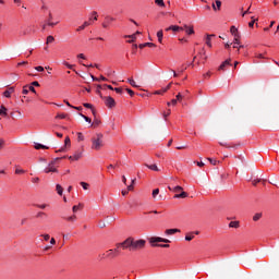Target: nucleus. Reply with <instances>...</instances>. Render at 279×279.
Here are the masks:
<instances>
[{
	"label": "nucleus",
	"mask_w": 279,
	"mask_h": 279,
	"mask_svg": "<svg viewBox=\"0 0 279 279\" xmlns=\"http://www.w3.org/2000/svg\"><path fill=\"white\" fill-rule=\"evenodd\" d=\"M104 147V134L97 133L93 138H92V149H95L96 151H99Z\"/></svg>",
	"instance_id": "obj_1"
},
{
	"label": "nucleus",
	"mask_w": 279,
	"mask_h": 279,
	"mask_svg": "<svg viewBox=\"0 0 279 279\" xmlns=\"http://www.w3.org/2000/svg\"><path fill=\"white\" fill-rule=\"evenodd\" d=\"M150 243L154 247H169V244H154V243H171V240L159 238V236H153L150 238Z\"/></svg>",
	"instance_id": "obj_2"
},
{
	"label": "nucleus",
	"mask_w": 279,
	"mask_h": 279,
	"mask_svg": "<svg viewBox=\"0 0 279 279\" xmlns=\"http://www.w3.org/2000/svg\"><path fill=\"white\" fill-rule=\"evenodd\" d=\"M58 160H62V158L58 157L53 161H51L48 167L45 169V173H57L58 169H56L54 165Z\"/></svg>",
	"instance_id": "obj_3"
},
{
	"label": "nucleus",
	"mask_w": 279,
	"mask_h": 279,
	"mask_svg": "<svg viewBox=\"0 0 279 279\" xmlns=\"http://www.w3.org/2000/svg\"><path fill=\"white\" fill-rule=\"evenodd\" d=\"M102 100H105V106H107V108H114V106H117V101H114V98H112L111 96H100Z\"/></svg>",
	"instance_id": "obj_4"
},
{
	"label": "nucleus",
	"mask_w": 279,
	"mask_h": 279,
	"mask_svg": "<svg viewBox=\"0 0 279 279\" xmlns=\"http://www.w3.org/2000/svg\"><path fill=\"white\" fill-rule=\"evenodd\" d=\"M132 245H133V238H129L124 242L116 244V247H123L124 250H129V248L132 250Z\"/></svg>",
	"instance_id": "obj_5"
},
{
	"label": "nucleus",
	"mask_w": 279,
	"mask_h": 279,
	"mask_svg": "<svg viewBox=\"0 0 279 279\" xmlns=\"http://www.w3.org/2000/svg\"><path fill=\"white\" fill-rule=\"evenodd\" d=\"M145 240H134L133 238V244H132V250H143L145 247Z\"/></svg>",
	"instance_id": "obj_6"
},
{
	"label": "nucleus",
	"mask_w": 279,
	"mask_h": 279,
	"mask_svg": "<svg viewBox=\"0 0 279 279\" xmlns=\"http://www.w3.org/2000/svg\"><path fill=\"white\" fill-rule=\"evenodd\" d=\"M227 66H232V59H227L225 62H222L218 68V71H226Z\"/></svg>",
	"instance_id": "obj_7"
},
{
	"label": "nucleus",
	"mask_w": 279,
	"mask_h": 279,
	"mask_svg": "<svg viewBox=\"0 0 279 279\" xmlns=\"http://www.w3.org/2000/svg\"><path fill=\"white\" fill-rule=\"evenodd\" d=\"M166 32H184V27L178 25H171L166 28Z\"/></svg>",
	"instance_id": "obj_8"
},
{
	"label": "nucleus",
	"mask_w": 279,
	"mask_h": 279,
	"mask_svg": "<svg viewBox=\"0 0 279 279\" xmlns=\"http://www.w3.org/2000/svg\"><path fill=\"white\" fill-rule=\"evenodd\" d=\"M230 33L232 34L233 38H241V34L239 33V28H236V26H231Z\"/></svg>",
	"instance_id": "obj_9"
},
{
	"label": "nucleus",
	"mask_w": 279,
	"mask_h": 279,
	"mask_svg": "<svg viewBox=\"0 0 279 279\" xmlns=\"http://www.w3.org/2000/svg\"><path fill=\"white\" fill-rule=\"evenodd\" d=\"M112 21H114V17L112 16H106L105 17V22L102 23V27L105 29H108V25L112 23Z\"/></svg>",
	"instance_id": "obj_10"
},
{
	"label": "nucleus",
	"mask_w": 279,
	"mask_h": 279,
	"mask_svg": "<svg viewBox=\"0 0 279 279\" xmlns=\"http://www.w3.org/2000/svg\"><path fill=\"white\" fill-rule=\"evenodd\" d=\"M211 8H213L214 12H219V10H221V1L220 0H216L211 4Z\"/></svg>",
	"instance_id": "obj_11"
},
{
	"label": "nucleus",
	"mask_w": 279,
	"mask_h": 279,
	"mask_svg": "<svg viewBox=\"0 0 279 279\" xmlns=\"http://www.w3.org/2000/svg\"><path fill=\"white\" fill-rule=\"evenodd\" d=\"M183 29H185V33L187 34V36H193V34H195V29L193 28V26H189V25H184Z\"/></svg>",
	"instance_id": "obj_12"
},
{
	"label": "nucleus",
	"mask_w": 279,
	"mask_h": 279,
	"mask_svg": "<svg viewBox=\"0 0 279 279\" xmlns=\"http://www.w3.org/2000/svg\"><path fill=\"white\" fill-rule=\"evenodd\" d=\"M213 38H215V35H207L205 40L207 47H213V43H211Z\"/></svg>",
	"instance_id": "obj_13"
},
{
	"label": "nucleus",
	"mask_w": 279,
	"mask_h": 279,
	"mask_svg": "<svg viewBox=\"0 0 279 279\" xmlns=\"http://www.w3.org/2000/svg\"><path fill=\"white\" fill-rule=\"evenodd\" d=\"M185 197H189V194L186 192H183V191L180 194L174 195L175 199H180V198L184 199Z\"/></svg>",
	"instance_id": "obj_14"
},
{
	"label": "nucleus",
	"mask_w": 279,
	"mask_h": 279,
	"mask_svg": "<svg viewBox=\"0 0 279 279\" xmlns=\"http://www.w3.org/2000/svg\"><path fill=\"white\" fill-rule=\"evenodd\" d=\"M145 167H147V169H150V171H160V169L158 168V166L156 163H154V165L145 163Z\"/></svg>",
	"instance_id": "obj_15"
},
{
	"label": "nucleus",
	"mask_w": 279,
	"mask_h": 279,
	"mask_svg": "<svg viewBox=\"0 0 279 279\" xmlns=\"http://www.w3.org/2000/svg\"><path fill=\"white\" fill-rule=\"evenodd\" d=\"M12 93H14V87H10L9 89H7L4 93H3V96L7 97V98H10Z\"/></svg>",
	"instance_id": "obj_16"
},
{
	"label": "nucleus",
	"mask_w": 279,
	"mask_h": 279,
	"mask_svg": "<svg viewBox=\"0 0 279 279\" xmlns=\"http://www.w3.org/2000/svg\"><path fill=\"white\" fill-rule=\"evenodd\" d=\"M0 117H8V108H5V106H1Z\"/></svg>",
	"instance_id": "obj_17"
},
{
	"label": "nucleus",
	"mask_w": 279,
	"mask_h": 279,
	"mask_svg": "<svg viewBox=\"0 0 279 279\" xmlns=\"http://www.w3.org/2000/svg\"><path fill=\"white\" fill-rule=\"evenodd\" d=\"M82 158V153H75L74 156H70L69 160H80Z\"/></svg>",
	"instance_id": "obj_18"
},
{
	"label": "nucleus",
	"mask_w": 279,
	"mask_h": 279,
	"mask_svg": "<svg viewBox=\"0 0 279 279\" xmlns=\"http://www.w3.org/2000/svg\"><path fill=\"white\" fill-rule=\"evenodd\" d=\"M140 49H145V47H156V44L154 43H145V44H141Z\"/></svg>",
	"instance_id": "obj_19"
},
{
	"label": "nucleus",
	"mask_w": 279,
	"mask_h": 279,
	"mask_svg": "<svg viewBox=\"0 0 279 279\" xmlns=\"http://www.w3.org/2000/svg\"><path fill=\"white\" fill-rule=\"evenodd\" d=\"M99 125H101V121L95 118L93 123L90 124V128H99Z\"/></svg>",
	"instance_id": "obj_20"
},
{
	"label": "nucleus",
	"mask_w": 279,
	"mask_h": 279,
	"mask_svg": "<svg viewBox=\"0 0 279 279\" xmlns=\"http://www.w3.org/2000/svg\"><path fill=\"white\" fill-rule=\"evenodd\" d=\"M88 25H90V22H84L83 25L78 26L76 31L82 32L83 29H86Z\"/></svg>",
	"instance_id": "obj_21"
},
{
	"label": "nucleus",
	"mask_w": 279,
	"mask_h": 279,
	"mask_svg": "<svg viewBox=\"0 0 279 279\" xmlns=\"http://www.w3.org/2000/svg\"><path fill=\"white\" fill-rule=\"evenodd\" d=\"M177 232H180V229H168V230H166V234H168V235L177 234Z\"/></svg>",
	"instance_id": "obj_22"
},
{
	"label": "nucleus",
	"mask_w": 279,
	"mask_h": 279,
	"mask_svg": "<svg viewBox=\"0 0 279 279\" xmlns=\"http://www.w3.org/2000/svg\"><path fill=\"white\" fill-rule=\"evenodd\" d=\"M233 49H236V45H241V37H233Z\"/></svg>",
	"instance_id": "obj_23"
},
{
	"label": "nucleus",
	"mask_w": 279,
	"mask_h": 279,
	"mask_svg": "<svg viewBox=\"0 0 279 279\" xmlns=\"http://www.w3.org/2000/svg\"><path fill=\"white\" fill-rule=\"evenodd\" d=\"M35 149H49V147L39 143H35Z\"/></svg>",
	"instance_id": "obj_24"
},
{
	"label": "nucleus",
	"mask_w": 279,
	"mask_h": 279,
	"mask_svg": "<svg viewBox=\"0 0 279 279\" xmlns=\"http://www.w3.org/2000/svg\"><path fill=\"white\" fill-rule=\"evenodd\" d=\"M156 5H158L159 8H165V0H155Z\"/></svg>",
	"instance_id": "obj_25"
},
{
	"label": "nucleus",
	"mask_w": 279,
	"mask_h": 279,
	"mask_svg": "<svg viewBox=\"0 0 279 279\" xmlns=\"http://www.w3.org/2000/svg\"><path fill=\"white\" fill-rule=\"evenodd\" d=\"M125 38H131V40H129L128 43L132 44V43H134V40H136V34L128 35V36H125Z\"/></svg>",
	"instance_id": "obj_26"
},
{
	"label": "nucleus",
	"mask_w": 279,
	"mask_h": 279,
	"mask_svg": "<svg viewBox=\"0 0 279 279\" xmlns=\"http://www.w3.org/2000/svg\"><path fill=\"white\" fill-rule=\"evenodd\" d=\"M162 36H163L162 31H158L157 32L158 43H162Z\"/></svg>",
	"instance_id": "obj_27"
},
{
	"label": "nucleus",
	"mask_w": 279,
	"mask_h": 279,
	"mask_svg": "<svg viewBox=\"0 0 279 279\" xmlns=\"http://www.w3.org/2000/svg\"><path fill=\"white\" fill-rule=\"evenodd\" d=\"M57 193H58V195H62V193H63V189H62V185H60V184H57Z\"/></svg>",
	"instance_id": "obj_28"
},
{
	"label": "nucleus",
	"mask_w": 279,
	"mask_h": 279,
	"mask_svg": "<svg viewBox=\"0 0 279 279\" xmlns=\"http://www.w3.org/2000/svg\"><path fill=\"white\" fill-rule=\"evenodd\" d=\"M53 40H56V38H53V36L49 35L46 39V45L53 43Z\"/></svg>",
	"instance_id": "obj_29"
},
{
	"label": "nucleus",
	"mask_w": 279,
	"mask_h": 279,
	"mask_svg": "<svg viewBox=\"0 0 279 279\" xmlns=\"http://www.w3.org/2000/svg\"><path fill=\"white\" fill-rule=\"evenodd\" d=\"M229 228H239V221H231Z\"/></svg>",
	"instance_id": "obj_30"
},
{
	"label": "nucleus",
	"mask_w": 279,
	"mask_h": 279,
	"mask_svg": "<svg viewBox=\"0 0 279 279\" xmlns=\"http://www.w3.org/2000/svg\"><path fill=\"white\" fill-rule=\"evenodd\" d=\"M195 239V235H193V232L185 235V241H193Z\"/></svg>",
	"instance_id": "obj_31"
},
{
	"label": "nucleus",
	"mask_w": 279,
	"mask_h": 279,
	"mask_svg": "<svg viewBox=\"0 0 279 279\" xmlns=\"http://www.w3.org/2000/svg\"><path fill=\"white\" fill-rule=\"evenodd\" d=\"M129 84H131L133 86V88H138V85H136V81L129 78Z\"/></svg>",
	"instance_id": "obj_32"
},
{
	"label": "nucleus",
	"mask_w": 279,
	"mask_h": 279,
	"mask_svg": "<svg viewBox=\"0 0 279 279\" xmlns=\"http://www.w3.org/2000/svg\"><path fill=\"white\" fill-rule=\"evenodd\" d=\"M21 36H27L29 34V28H24L21 31Z\"/></svg>",
	"instance_id": "obj_33"
},
{
	"label": "nucleus",
	"mask_w": 279,
	"mask_h": 279,
	"mask_svg": "<svg viewBox=\"0 0 279 279\" xmlns=\"http://www.w3.org/2000/svg\"><path fill=\"white\" fill-rule=\"evenodd\" d=\"M207 160L210 162V165H214V166L219 165V161H217V159L207 158Z\"/></svg>",
	"instance_id": "obj_34"
},
{
	"label": "nucleus",
	"mask_w": 279,
	"mask_h": 279,
	"mask_svg": "<svg viewBox=\"0 0 279 279\" xmlns=\"http://www.w3.org/2000/svg\"><path fill=\"white\" fill-rule=\"evenodd\" d=\"M172 191H173L174 193H180L181 191H183V189H182V186L177 185V186H174V187L172 189Z\"/></svg>",
	"instance_id": "obj_35"
},
{
	"label": "nucleus",
	"mask_w": 279,
	"mask_h": 279,
	"mask_svg": "<svg viewBox=\"0 0 279 279\" xmlns=\"http://www.w3.org/2000/svg\"><path fill=\"white\" fill-rule=\"evenodd\" d=\"M64 145H65V147H71V138L70 137H65Z\"/></svg>",
	"instance_id": "obj_36"
},
{
	"label": "nucleus",
	"mask_w": 279,
	"mask_h": 279,
	"mask_svg": "<svg viewBox=\"0 0 279 279\" xmlns=\"http://www.w3.org/2000/svg\"><path fill=\"white\" fill-rule=\"evenodd\" d=\"M263 217V214H255L253 217V221H258Z\"/></svg>",
	"instance_id": "obj_37"
},
{
	"label": "nucleus",
	"mask_w": 279,
	"mask_h": 279,
	"mask_svg": "<svg viewBox=\"0 0 279 279\" xmlns=\"http://www.w3.org/2000/svg\"><path fill=\"white\" fill-rule=\"evenodd\" d=\"M80 117H82L87 123H92L93 121L90 120V118L84 116L83 113H80Z\"/></svg>",
	"instance_id": "obj_38"
},
{
	"label": "nucleus",
	"mask_w": 279,
	"mask_h": 279,
	"mask_svg": "<svg viewBox=\"0 0 279 279\" xmlns=\"http://www.w3.org/2000/svg\"><path fill=\"white\" fill-rule=\"evenodd\" d=\"M159 193H160V190H159V189H155V190L153 191V197H154V199H156V196H157Z\"/></svg>",
	"instance_id": "obj_39"
},
{
	"label": "nucleus",
	"mask_w": 279,
	"mask_h": 279,
	"mask_svg": "<svg viewBox=\"0 0 279 279\" xmlns=\"http://www.w3.org/2000/svg\"><path fill=\"white\" fill-rule=\"evenodd\" d=\"M56 119H66V114L65 113H58Z\"/></svg>",
	"instance_id": "obj_40"
},
{
	"label": "nucleus",
	"mask_w": 279,
	"mask_h": 279,
	"mask_svg": "<svg viewBox=\"0 0 279 279\" xmlns=\"http://www.w3.org/2000/svg\"><path fill=\"white\" fill-rule=\"evenodd\" d=\"M81 186H83L84 191H88V183L86 182H81Z\"/></svg>",
	"instance_id": "obj_41"
},
{
	"label": "nucleus",
	"mask_w": 279,
	"mask_h": 279,
	"mask_svg": "<svg viewBox=\"0 0 279 279\" xmlns=\"http://www.w3.org/2000/svg\"><path fill=\"white\" fill-rule=\"evenodd\" d=\"M77 219V216L73 215L66 218V221H75Z\"/></svg>",
	"instance_id": "obj_42"
},
{
	"label": "nucleus",
	"mask_w": 279,
	"mask_h": 279,
	"mask_svg": "<svg viewBox=\"0 0 279 279\" xmlns=\"http://www.w3.org/2000/svg\"><path fill=\"white\" fill-rule=\"evenodd\" d=\"M80 206H82V204H80V205H74V206L72 207L73 213H77V210H80Z\"/></svg>",
	"instance_id": "obj_43"
},
{
	"label": "nucleus",
	"mask_w": 279,
	"mask_h": 279,
	"mask_svg": "<svg viewBox=\"0 0 279 279\" xmlns=\"http://www.w3.org/2000/svg\"><path fill=\"white\" fill-rule=\"evenodd\" d=\"M35 71L43 73V71H45V68H43L41 65H38V66H35Z\"/></svg>",
	"instance_id": "obj_44"
},
{
	"label": "nucleus",
	"mask_w": 279,
	"mask_h": 279,
	"mask_svg": "<svg viewBox=\"0 0 279 279\" xmlns=\"http://www.w3.org/2000/svg\"><path fill=\"white\" fill-rule=\"evenodd\" d=\"M256 19L252 17V21L248 23V27H254V23H256Z\"/></svg>",
	"instance_id": "obj_45"
},
{
	"label": "nucleus",
	"mask_w": 279,
	"mask_h": 279,
	"mask_svg": "<svg viewBox=\"0 0 279 279\" xmlns=\"http://www.w3.org/2000/svg\"><path fill=\"white\" fill-rule=\"evenodd\" d=\"M113 90L118 93V95H121V93H123V89L121 87H116L113 88Z\"/></svg>",
	"instance_id": "obj_46"
},
{
	"label": "nucleus",
	"mask_w": 279,
	"mask_h": 279,
	"mask_svg": "<svg viewBox=\"0 0 279 279\" xmlns=\"http://www.w3.org/2000/svg\"><path fill=\"white\" fill-rule=\"evenodd\" d=\"M22 93H23V95H28L29 89H27V86H24V87H23Z\"/></svg>",
	"instance_id": "obj_47"
},
{
	"label": "nucleus",
	"mask_w": 279,
	"mask_h": 279,
	"mask_svg": "<svg viewBox=\"0 0 279 279\" xmlns=\"http://www.w3.org/2000/svg\"><path fill=\"white\" fill-rule=\"evenodd\" d=\"M77 141H84V134L77 133Z\"/></svg>",
	"instance_id": "obj_48"
},
{
	"label": "nucleus",
	"mask_w": 279,
	"mask_h": 279,
	"mask_svg": "<svg viewBox=\"0 0 279 279\" xmlns=\"http://www.w3.org/2000/svg\"><path fill=\"white\" fill-rule=\"evenodd\" d=\"M83 106H84V108L93 109V105L92 104L85 102V104H83Z\"/></svg>",
	"instance_id": "obj_49"
},
{
	"label": "nucleus",
	"mask_w": 279,
	"mask_h": 279,
	"mask_svg": "<svg viewBox=\"0 0 279 279\" xmlns=\"http://www.w3.org/2000/svg\"><path fill=\"white\" fill-rule=\"evenodd\" d=\"M171 114V109H168V112H163V118L167 119Z\"/></svg>",
	"instance_id": "obj_50"
},
{
	"label": "nucleus",
	"mask_w": 279,
	"mask_h": 279,
	"mask_svg": "<svg viewBox=\"0 0 279 279\" xmlns=\"http://www.w3.org/2000/svg\"><path fill=\"white\" fill-rule=\"evenodd\" d=\"M107 253H108V257H110V256H114V251L113 250H109V251H107Z\"/></svg>",
	"instance_id": "obj_51"
},
{
	"label": "nucleus",
	"mask_w": 279,
	"mask_h": 279,
	"mask_svg": "<svg viewBox=\"0 0 279 279\" xmlns=\"http://www.w3.org/2000/svg\"><path fill=\"white\" fill-rule=\"evenodd\" d=\"M250 8L252 7H248V9L242 13V16H245V14H252V11H250Z\"/></svg>",
	"instance_id": "obj_52"
},
{
	"label": "nucleus",
	"mask_w": 279,
	"mask_h": 279,
	"mask_svg": "<svg viewBox=\"0 0 279 279\" xmlns=\"http://www.w3.org/2000/svg\"><path fill=\"white\" fill-rule=\"evenodd\" d=\"M64 66L68 69H73V64H70L69 62H63Z\"/></svg>",
	"instance_id": "obj_53"
},
{
	"label": "nucleus",
	"mask_w": 279,
	"mask_h": 279,
	"mask_svg": "<svg viewBox=\"0 0 279 279\" xmlns=\"http://www.w3.org/2000/svg\"><path fill=\"white\" fill-rule=\"evenodd\" d=\"M41 236L44 238L45 241H49V239H51L49 234H43Z\"/></svg>",
	"instance_id": "obj_54"
},
{
	"label": "nucleus",
	"mask_w": 279,
	"mask_h": 279,
	"mask_svg": "<svg viewBox=\"0 0 279 279\" xmlns=\"http://www.w3.org/2000/svg\"><path fill=\"white\" fill-rule=\"evenodd\" d=\"M126 92L129 93V95L131 97H134V90L130 89V88H126Z\"/></svg>",
	"instance_id": "obj_55"
},
{
	"label": "nucleus",
	"mask_w": 279,
	"mask_h": 279,
	"mask_svg": "<svg viewBox=\"0 0 279 279\" xmlns=\"http://www.w3.org/2000/svg\"><path fill=\"white\" fill-rule=\"evenodd\" d=\"M37 208H41V210H45V208H47V204L37 205Z\"/></svg>",
	"instance_id": "obj_56"
},
{
	"label": "nucleus",
	"mask_w": 279,
	"mask_h": 279,
	"mask_svg": "<svg viewBox=\"0 0 279 279\" xmlns=\"http://www.w3.org/2000/svg\"><path fill=\"white\" fill-rule=\"evenodd\" d=\"M28 90H31V93H35L36 94V88L34 86H32V85L28 87Z\"/></svg>",
	"instance_id": "obj_57"
},
{
	"label": "nucleus",
	"mask_w": 279,
	"mask_h": 279,
	"mask_svg": "<svg viewBox=\"0 0 279 279\" xmlns=\"http://www.w3.org/2000/svg\"><path fill=\"white\" fill-rule=\"evenodd\" d=\"M15 173H17V174H20V173H25V170H23V169H16V170H15Z\"/></svg>",
	"instance_id": "obj_58"
},
{
	"label": "nucleus",
	"mask_w": 279,
	"mask_h": 279,
	"mask_svg": "<svg viewBox=\"0 0 279 279\" xmlns=\"http://www.w3.org/2000/svg\"><path fill=\"white\" fill-rule=\"evenodd\" d=\"M32 86L34 87V86H40V83H38V81H34L33 83H32Z\"/></svg>",
	"instance_id": "obj_59"
},
{
	"label": "nucleus",
	"mask_w": 279,
	"mask_h": 279,
	"mask_svg": "<svg viewBox=\"0 0 279 279\" xmlns=\"http://www.w3.org/2000/svg\"><path fill=\"white\" fill-rule=\"evenodd\" d=\"M177 101H182V94L179 93V94L177 95Z\"/></svg>",
	"instance_id": "obj_60"
},
{
	"label": "nucleus",
	"mask_w": 279,
	"mask_h": 279,
	"mask_svg": "<svg viewBox=\"0 0 279 279\" xmlns=\"http://www.w3.org/2000/svg\"><path fill=\"white\" fill-rule=\"evenodd\" d=\"M77 58H81L82 60H86V56H84V53L77 54Z\"/></svg>",
	"instance_id": "obj_61"
},
{
	"label": "nucleus",
	"mask_w": 279,
	"mask_h": 279,
	"mask_svg": "<svg viewBox=\"0 0 279 279\" xmlns=\"http://www.w3.org/2000/svg\"><path fill=\"white\" fill-rule=\"evenodd\" d=\"M92 15L94 16V21H97V12H96V11H93V12H92Z\"/></svg>",
	"instance_id": "obj_62"
},
{
	"label": "nucleus",
	"mask_w": 279,
	"mask_h": 279,
	"mask_svg": "<svg viewBox=\"0 0 279 279\" xmlns=\"http://www.w3.org/2000/svg\"><path fill=\"white\" fill-rule=\"evenodd\" d=\"M154 95H162V90L160 89V90H156V92H154Z\"/></svg>",
	"instance_id": "obj_63"
},
{
	"label": "nucleus",
	"mask_w": 279,
	"mask_h": 279,
	"mask_svg": "<svg viewBox=\"0 0 279 279\" xmlns=\"http://www.w3.org/2000/svg\"><path fill=\"white\" fill-rule=\"evenodd\" d=\"M50 244H51V245H56V239L51 238Z\"/></svg>",
	"instance_id": "obj_64"
}]
</instances>
